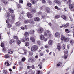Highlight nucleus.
<instances>
[{
    "instance_id": "nucleus-29",
    "label": "nucleus",
    "mask_w": 74,
    "mask_h": 74,
    "mask_svg": "<svg viewBox=\"0 0 74 74\" xmlns=\"http://www.w3.org/2000/svg\"><path fill=\"white\" fill-rule=\"evenodd\" d=\"M9 11L10 12V13H11V14L14 12V10L12 9L11 8H9Z\"/></svg>"
},
{
    "instance_id": "nucleus-13",
    "label": "nucleus",
    "mask_w": 74,
    "mask_h": 74,
    "mask_svg": "<svg viewBox=\"0 0 74 74\" xmlns=\"http://www.w3.org/2000/svg\"><path fill=\"white\" fill-rule=\"evenodd\" d=\"M30 39L31 41H32V42H35V39H34V38L33 37H31L30 38Z\"/></svg>"
},
{
    "instance_id": "nucleus-34",
    "label": "nucleus",
    "mask_w": 74,
    "mask_h": 74,
    "mask_svg": "<svg viewBox=\"0 0 74 74\" xmlns=\"http://www.w3.org/2000/svg\"><path fill=\"white\" fill-rule=\"evenodd\" d=\"M65 47H66L65 45H64V44L62 46V49H65Z\"/></svg>"
},
{
    "instance_id": "nucleus-62",
    "label": "nucleus",
    "mask_w": 74,
    "mask_h": 74,
    "mask_svg": "<svg viewBox=\"0 0 74 74\" xmlns=\"http://www.w3.org/2000/svg\"><path fill=\"white\" fill-rule=\"evenodd\" d=\"M21 29H22V30H25V28H24V27H21Z\"/></svg>"
},
{
    "instance_id": "nucleus-9",
    "label": "nucleus",
    "mask_w": 74,
    "mask_h": 74,
    "mask_svg": "<svg viewBox=\"0 0 74 74\" xmlns=\"http://www.w3.org/2000/svg\"><path fill=\"white\" fill-rule=\"evenodd\" d=\"M55 36L56 37H60V33L58 32H56L55 34Z\"/></svg>"
},
{
    "instance_id": "nucleus-38",
    "label": "nucleus",
    "mask_w": 74,
    "mask_h": 74,
    "mask_svg": "<svg viewBox=\"0 0 74 74\" xmlns=\"http://www.w3.org/2000/svg\"><path fill=\"white\" fill-rule=\"evenodd\" d=\"M31 1L32 4H35L36 3V0H31Z\"/></svg>"
},
{
    "instance_id": "nucleus-1",
    "label": "nucleus",
    "mask_w": 74,
    "mask_h": 74,
    "mask_svg": "<svg viewBox=\"0 0 74 74\" xmlns=\"http://www.w3.org/2000/svg\"><path fill=\"white\" fill-rule=\"evenodd\" d=\"M38 49V47L37 45H34L32 46L31 47V50L32 52H34L37 51Z\"/></svg>"
},
{
    "instance_id": "nucleus-49",
    "label": "nucleus",
    "mask_w": 74,
    "mask_h": 74,
    "mask_svg": "<svg viewBox=\"0 0 74 74\" xmlns=\"http://www.w3.org/2000/svg\"><path fill=\"white\" fill-rule=\"evenodd\" d=\"M37 43L38 44H39L40 45L41 44V42L40 40L38 41Z\"/></svg>"
},
{
    "instance_id": "nucleus-43",
    "label": "nucleus",
    "mask_w": 74,
    "mask_h": 74,
    "mask_svg": "<svg viewBox=\"0 0 74 74\" xmlns=\"http://www.w3.org/2000/svg\"><path fill=\"white\" fill-rule=\"evenodd\" d=\"M42 3H43V4H45L46 1H45V0H42Z\"/></svg>"
},
{
    "instance_id": "nucleus-12",
    "label": "nucleus",
    "mask_w": 74,
    "mask_h": 74,
    "mask_svg": "<svg viewBox=\"0 0 74 74\" xmlns=\"http://www.w3.org/2000/svg\"><path fill=\"white\" fill-rule=\"evenodd\" d=\"M61 18L64 19V20H66L67 19V17L64 15H62L61 16Z\"/></svg>"
},
{
    "instance_id": "nucleus-6",
    "label": "nucleus",
    "mask_w": 74,
    "mask_h": 74,
    "mask_svg": "<svg viewBox=\"0 0 74 74\" xmlns=\"http://www.w3.org/2000/svg\"><path fill=\"white\" fill-rule=\"evenodd\" d=\"M61 38L62 41L64 40V41H66L67 40V38H65V37L63 35H61Z\"/></svg>"
},
{
    "instance_id": "nucleus-55",
    "label": "nucleus",
    "mask_w": 74,
    "mask_h": 74,
    "mask_svg": "<svg viewBox=\"0 0 74 74\" xmlns=\"http://www.w3.org/2000/svg\"><path fill=\"white\" fill-rule=\"evenodd\" d=\"M60 66V64H59V63L57 64V67H59V66Z\"/></svg>"
},
{
    "instance_id": "nucleus-37",
    "label": "nucleus",
    "mask_w": 74,
    "mask_h": 74,
    "mask_svg": "<svg viewBox=\"0 0 74 74\" xmlns=\"http://www.w3.org/2000/svg\"><path fill=\"white\" fill-rule=\"evenodd\" d=\"M29 42H26L25 44V46L27 47V46H29Z\"/></svg>"
},
{
    "instance_id": "nucleus-17",
    "label": "nucleus",
    "mask_w": 74,
    "mask_h": 74,
    "mask_svg": "<svg viewBox=\"0 0 74 74\" xmlns=\"http://www.w3.org/2000/svg\"><path fill=\"white\" fill-rule=\"evenodd\" d=\"M27 16L29 18H31L32 17V15L30 13H28L27 14Z\"/></svg>"
},
{
    "instance_id": "nucleus-40",
    "label": "nucleus",
    "mask_w": 74,
    "mask_h": 74,
    "mask_svg": "<svg viewBox=\"0 0 74 74\" xmlns=\"http://www.w3.org/2000/svg\"><path fill=\"white\" fill-rule=\"evenodd\" d=\"M11 27V25L10 24H8L7 26V27L8 28H9V29H10V27Z\"/></svg>"
},
{
    "instance_id": "nucleus-15",
    "label": "nucleus",
    "mask_w": 74,
    "mask_h": 74,
    "mask_svg": "<svg viewBox=\"0 0 74 74\" xmlns=\"http://www.w3.org/2000/svg\"><path fill=\"white\" fill-rule=\"evenodd\" d=\"M69 8L71 10L73 9V8H74V6H73V5L72 4H69Z\"/></svg>"
},
{
    "instance_id": "nucleus-2",
    "label": "nucleus",
    "mask_w": 74,
    "mask_h": 74,
    "mask_svg": "<svg viewBox=\"0 0 74 74\" xmlns=\"http://www.w3.org/2000/svg\"><path fill=\"white\" fill-rule=\"evenodd\" d=\"M25 41H29V38L26 37L25 38H23L21 40V41L23 42H25Z\"/></svg>"
},
{
    "instance_id": "nucleus-41",
    "label": "nucleus",
    "mask_w": 74,
    "mask_h": 74,
    "mask_svg": "<svg viewBox=\"0 0 74 74\" xmlns=\"http://www.w3.org/2000/svg\"><path fill=\"white\" fill-rule=\"evenodd\" d=\"M25 60H26V58H23L22 60V62H25Z\"/></svg>"
},
{
    "instance_id": "nucleus-23",
    "label": "nucleus",
    "mask_w": 74,
    "mask_h": 74,
    "mask_svg": "<svg viewBox=\"0 0 74 74\" xmlns=\"http://www.w3.org/2000/svg\"><path fill=\"white\" fill-rule=\"evenodd\" d=\"M29 22L30 24H34V21L32 19L29 20Z\"/></svg>"
},
{
    "instance_id": "nucleus-64",
    "label": "nucleus",
    "mask_w": 74,
    "mask_h": 74,
    "mask_svg": "<svg viewBox=\"0 0 74 74\" xmlns=\"http://www.w3.org/2000/svg\"><path fill=\"white\" fill-rule=\"evenodd\" d=\"M64 27V25H63L62 26H60V28H62L63 27Z\"/></svg>"
},
{
    "instance_id": "nucleus-22",
    "label": "nucleus",
    "mask_w": 74,
    "mask_h": 74,
    "mask_svg": "<svg viewBox=\"0 0 74 74\" xmlns=\"http://www.w3.org/2000/svg\"><path fill=\"white\" fill-rule=\"evenodd\" d=\"M53 41L52 40H50L48 42V44L49 45H51L52 44V42Z\"/></svg>"
},
{
    "instance_id": "nucleus-63",
    "label": "nucleus",
    "mask_w": 74,
    "mask_h": 74,
    "mask_svg": "<svg viewBox=\"0 0 74 74\" xmlns=\"http://www.w3.org/2000/svg\"><path fill=\"white\" fill-rule=\"evenodd\" d=\"M25 29H26V30H27V26L26 25L25 26Z\"/></svg>"
},
{
    "instance_id": "nucleus-51",
    "label": "nucleus",
    "mask_w": 74,
    "mask_h": 74,
    "mask_svg": "<svg viewBox=\"0 0 74 74\" xmlns=\"http://www.w3.org/2000/svg\"><path fill=\"white\" fill-rule=\"evenodd\" d=\"M71 28H74V25L73 24H72L71 25Z\"/></svg>"
},
{
    "instance_id": "nucleus-31",
    "label": "nucleus",
    "mask_w": 74,
    "mask_h": 74,
    "mask_svg": "<svg viewBox=\"0 0 74 74\" xmlns=\"http://www.w3.org/2000/svg\"><path fill=\"white\" fill-rule=\"evenodd\" d=\"M69 42L71 44H73L74 41H73V39H71L69 40Z\"/></svg>"
},
{
    "instance_id": "nucleus-19",
    "label": "nucleus",
    "mask_w": 74,
    "mask_h": 74,
    "mask_svg": "<svg viewBox=\"0 0 74 74\" xmlns=\"http://www.w3.org/2000/svg\"><path fill=\"white\" fill-rule=\"evenodd\" d=\"M45 10L46 11L47 13H49L51 11H50V9L49 8H47L45 9Z\"/></svg>"
},
{
    "instance_id": "nucleus-18",
    "label": "nucleus",
    "mask_w": 74,
    "mask_h": 74,
    "mask_svg": "<svg viewBox=\"0 0 74 74\" xmlns=\"http://www.w3.org/2000/svg\"><path fill=\"white\" fill-rule=\"evenodd\" d=\"M16 42L17 44H18V45H19V44L21 43V41L19 39H17L16 40Z\"/></svg>"
},
{
    "instance_id": "nucleus-61",
    "label": "nucleus",
    "mask_w": 74,
    "mask_h": 74,
    "mask_svg": "<svg viewBox=\"0 0 74 74\" xmlns=\"http://www.w3.org/2000/svg\"><path fill=\"white\" fill-rule=\"evenodd\" d=\"M28 69H30L31 68V66H28L27 67Z\"/></svg>"
},
{
    "instance_id": "nucleus-32",
    "label": "nucleus",
    "mask_w": 74,
    "mask_h": 74,
    "mask_svg": "<svg viewBox=\"0 0 74 74\" xmlns=\"http://www.w3.org/2000/svg\"><path fill=\"white\" fill-rule=\"evenodd\" d=\"M60 17V15H57L55 16V19H58V18H59Z\"/></svg>"
},
{
    "instance_id": "nucleus-20",
    "label": "nucleus",
    "mask_w": 74,
    "mask_h": 74,
    "mask_svg": "<svg viewBox=\"0 0 74 74\" xmlns=\"http://www.w3.org/2000/svg\"><path fill=\"white\" fill-rule=\"evenodd\" d=\"M54 8H55V9H56L57 10H58L59 11H61L62 10V9L58 7L57 6H55Z\"/></svg>"
},
{
    "instance_id": "nucleus-56",
    "label": "nucleus",
    "mask_w": 74,
    "mask_h": 74,
    "mask_svg": "<svg viewBox=\"0 0 74 74\" xmlns=\"http://www.w3.org/2000/svg\"><path fill=\"white\" fill-rule=\"evenodd\" d=\"M31 68H32V69H34V66L33 65H32L31 66Z\"/></svg>"
},
{
    "instance_id": "nucleus-39",
    "label": "nucleus",
    "mask_w": 74,
    "mask_h": 74,
    "mask_svg": "<svg viewBox=\"0 0 74 74\" xmlns=\"http://www.w3.org/2000/svg\"><path fill=\"white\" fill-rule=\"evenodd\" d=\"M27 5V6H28V7H30L32 6V4H31L30 3H28Z\"/></svg>"
},
{
    "instance_id": "nucleus-27",
    "label": "nucleus",
    "mask_w": 74,
    "mask_h": 74,
    "mask_svg": "<svg viewBox=\"0 0 74 74\" xmlns=\"http://www.w3.org/2000/svg\"><path fill=\"white\" fill-rule=\"evenodd\" d=\"M34 20L35 21H40V18L38 17H36L34 18Z\"/></svg>"
},
{
    "instance_id": "nucleus-10",
    "label": "nucleus",
    "mask_w": 74,
    "mask_h": 74,
    "mask_svg": "<svg viewBox=\"0 0 74 74\" xmlns=\"http://www.w3.org/2000/svg\"><path fill=\"white\" fill-rule=\"evenodd\" d=\"M57 49L59 51H60V49H62L61 45H57Z\"/></svg>"
},
{
    "instance_id": "nucleus-30",
    "label": "nucleus",
    "mask_w": 74,
    "mask_h": 74,
    "mask_svg": "<svg viewBox=\"0 0 74 74\" xmlns=\"http://www.w3.org/2000/svg\"><path fill=\"white\" fill-rule=\"evenodd\" d=\"M69 26V23H67L66 25H64V27H65L66 28L68 26Z\"/></svg>"
},
{
    "instance_id": "nucleus-45",
    "label": "nucleus",
    "mask_w": 74,
    "mask_h": 74,
    "mask_svg": "<svg viewBox=\"0 0 74 74\" xmlns=\"http://www.w3.org/2000/svg\"><path fill=\"white\" fill-rule=\"evenodd\" d=\"M5 64L6 66H9L10 64L8 63V62H5Z\"/></svg>"
},
{
    "instance_id": "nucleus-47",
    "label": "nucleus",
    "mask_w": 74,
    "mask_h": 74,
    "mask_svg": "<svg viewBox=\"0 0 74 74\" xmlns=\"http://www.w3.org/2000/svg\"><path fill=\"white\" fill-rule=\"evenodd\" d=\"M14 39H16V40L17 39H18V37L17 36H14Z\"/></svg>"
},
{
    "instance_id": "nucleus-16",
    "label": "nucleus",
    "mask_w": 74,
    "mask_h": 74,
    "mask_svg": "<svg viewBox=\"0 0 74 74\" xmlns=\"http://www.w3.org/2000/svg\"><path fill=\"white\" fill-rule=\"evenodd\" d=\"M13 42H15V40H10L9 41V43H10V44H12Z\"/></svg>"
},
{
    "instance_id": "nucleus-3",
    "label": "nucleus",
    "mask_w": 74,
    "mask_h": 74,
    "mask_svg": "<svg viewBox=\"0 0 74 74\" xmlns=\"http://www.w3.org/2000/svg\"><path fill=\"white\" fill-rule=\"evenodd\" d=\"M54 3H58V4L60 5H61V4H62V1L60 0H54L53 1Z\"/></svg>"
},
{
    "instance_id": "nucleus-50",
    "label": "nucleus",
    "mask_w": 74,
    "mask_h": 74,
    "mask_svg": "<svg viewBox=\"0 0 74 74\" xmlns=\"http://www.w3.org/2000/svg\"><path fill=\"white\" fill-rule=\"evenodd\" d=\"M2 50H3V52H5V51H6V49H5V48L3 47V49Z\"/></svg>"
},
{
    "instance_id": "nucleus-42",
    "label": "nucleus",
    "mask_w": 74,
    "mask_h": 74,
    "mask_svg": "<svg viewBox=\"0 0 74 74\" xmlns=\"http://www.w3.org/2000/svg\"><path fill=\"white\" fill-rule=\"evenodd\" d=\"M3 72L4 74H7V71H6V70H3Z\"/></svg>"
},
{
    "instance_id": "nucleus-35",
    "label": "nucleus",
    "mask_w": 74,
    "mask_h": 74,
    "mask_svg": "<svg viewBox=\"0 0 74 74\" xmlns=\"http://www.w3.org/2000/svg\"><path fill=\"white\" fill-rule=\"evenodd\" d=\"M10 17V14L9 12H8L7 13V15L6 16V17H7L8 18H9Z\"/></svg>"
},
{
    "instance_id": "nucleus-58",
    "label": "nucleus",
    "mask_w": 74,
    "mask_h": 74,
    "mask_svg": "<svg viewBox=\"0 0 74 74\" xmlns=\"http://www.w3.org/2000/svg\"><path fill=\"white\" fill-rule=\"evenodd\" d=\"M19 64L21 66H22V62H20L19 63Z\"/></svg>"
},
{
    "instance_id": "nucleus-54",
    "label": "nucleus",
    "mask_w": 74,
    "mask_h": 74,
    "mask_svg": "<svg viewBox=\"0 0 74 74\" xmlns=\"http://www.w3.org/2000/svg\"><path fill=\"white\" fill-rule=\"evenodd\" d=\"M20 3H23V1L22 0H19Z\"/></svg>"
},
{
    "instance_id": "nucleus-24",
    "label": "nucleus",
    "mask_w": 74,
    "mask_h": 74,
    "mask_svg": "<svg viewBox=\"0 0 74 74\" xmlns=\"http://www.w3.org/2000/svg\"><path fill=\"white\" fill-rule=\"evenodd\" d=\"M21 25V22H17L16 23L15 25L17 26H19Z\"/></svg>"
},
{
    "instance_id": "nucleus-57",
    "label": "nucleus",
    "mask_w": 74,
    "mask_h": 74,
    "mask_svg": "<svg viewBox=\"0 0 74 74\" xmlns=\"http://www.w3.org/2000/svg\"><path fill=\"white\" fill-rule=\"evenodd\" d=\"M70 45H67V48H70Z\"/></svg>"
},
{
    "instance_id": "nucleus-11",
    "label": "nucleus",
    "mask_w": 74,
    "mask_h": 74,
    "mask_svg": "<svg viewBox=\"0 0 74 74\" xmlns=\"http://www.w3.org/2000/svg\"><path fill=\"white\" fill-rule=\"evenodd\" d=\"M25 37H27L29 36V32H25V34H24Z\"/></svg>"
},
{
    "instance_id": "nucleus-4",
    "label": "nucleus",
    "mask_w": 74,
    "mask_h": 74,
    "mask_svg": "<svg viewBox=\"0 0 74 74\" xmlns=\"http://www.w3.org/2000/svg\"><path fill=\"white\" fill-rule=\"evenodd\" d=\"M37 31L39 33H42L44 32V29L40 27L38 30L37 29Z\"/></svg>"
},
{
    "instance_id": "nucleus-44",
    "label": "nucleus",
    "mask_w": 74,
    "mask_h": 74,
    "mask_svg": "<svg viewBox=\"0 0 74 74\" xmlns=\"http://www.w3.org/2000/svg\"><path fill=\"white\" fill-rule=\"evenodd\" d=\"M1 46L2 47V48H4V43H2L1 44Z\"/></svg>"
},
{
    "instance_id": "nucleus-46",
    "label": "nucleus",
    "mask_w": 74,
    "mask_h": 74,
    "mask_svg": "<svg viewBox=\"0 0 74 74\" xmlns=\"http://www.w3.org/2000/svg\"><path fill=\"white\" fill-rule=\"evenodd\" d=\"M47 3L49 5H51V4H52V2H51V1H48Z\"/></svg>"
},
{
    "instance_id": "nucleus-48",
    "label": "nucleus",
    "mask_w": 74,
    "mask_h": 74,
    "mask_svg": "<svg viewBox=\"0 0 74 74\" xmlns=\"http://www.w3.org/2000/svg\"><path fill=\"white\" fill-rule=\"evenodd\" d=\"M67 4H71V1H67Z\"/></svg>"
},
{
    "instance_id": "nucleus-52",
    "label": "nucleus",
    "mask_w": 74,
    "mask_h": 74,
    "mask_svg": "<svg viewBox=\"0 0 74 74\" xmlns=\"http://www.w3.org/2000/svg\"><path fill=\"white\" fill-rule=\"evenodd\" d=\"M29 54L30 55H33V52L29 51Z\"/></svg>"
},
{
    "instance_id": "nucleus-59",
    "label": "nucleus",
    "mask_w": 74,
    "mask_h": 74,
    "mask_svg": "<svg viewBox=\"0 0 74 74\" xmlns=\"http://www.w3.org/2000/svg\"><path fill=\"white\" fill-rule=\"evenodd\" d=\"M64 56L65 59H67V56L66 55H64Z\"/></svg>"
},
{
    "instance_id": "nucleus-7",
    "label": "nucleus",
    "mask_w": 74,
    "mask_h": 74,
    "mask_svg": "<svg viewBox=\"0 0 74 74\" xmlns=\"http://www.w3.org/2000/svg\"><path fill=\"white\" fill-rule=\"evenodd\" d=\"M1 1L5 5H7L8 4V1L7 0H1Z\"/></svg>"
},
{
    "instance_id": "nucleus-60",
    "label": "nucleus",
    "mask_w": 74,
    "mask_h": 74,
    "mask_svg": "<svg viewBox=\"0 0 74 74\" xmlns=\"http://www.w3.org/2000/svg\"><path fill=\"white\" fill-rule=\"evenodd\" d=\"M45 47L46 48H48V45H45Z\"/></svg>"
},
{
    "instance_id": "nucleus-21",
    "label": "nucleus",
    "mask_w": 74,
    "mask_h": 74,
    "mask_svg": "<svg viewBox=\"0 0 74 74\" xmlns=\"http://www.w3.org/2000/svg\"><path fill=\"white\" fill-rule=\"evenodd\" d=\"M8 52L9 54H12V53H13V51H11V50L10 49L8 50Z\"/></svg>"
},
{
    "instance_id": "nucleus-5",
    "label": "nucleus",
    "mask_w": 74,
    "mask_h": 74,
    "mask_svg": "<svg viewBox=\"0 0 74 74\" xmlns=\"http://www.w3.org/2000/svg\"><path fill=\"white\" fill-rule=\"evenodd\" d=\"M44 35L46 37L47 36L49 38H50L51 37V36H52V35L51 34H49L48 35L47 34L46 32H45L44 33Z\"/></svg>"
},
{
    "instance_id": "nucleus-36",
    "label": "nucleus",
    "mask_w": 74,
    "mask_h": 74,
    "mask_svg": "<svg viewBox=\"0 0 74 74\" xmlns=\"http://www.w3.org/2000/svg\"><path fill=\"white\" fill-rule=\"evenodd\" d=\"M5 58H8L10 57V56L8 54H6L5 55Z\"/></svg>"
},
{
    "instance_id": "nucleus-8",
    "label": "nucleus",
    "mask_w": 74,
    "mask_h": 74,
    "mask_svg": "<svg viewBox=\"0 0 74 74\" xmlns=\"http://www.w3.org/2000/svg\"><path fill=\"white\" fill-rule=\"evenodd\" d=\"M30 11L31 12V13L34 14V13H35V12H36V9H31L30 10Z\"/></svg>"
},
{
    "instance_id": "nucleus-25",
    "label": "nucleus",
    "mask_w": 74,
    "mask_h": 74,
    "mask_svg": "<svg viewBox=\"0 0 74 74\" xmlns=\"http://www.w3.org/2000/svg\"><path fill=\"white\" fill-rule=\"evenodd\" d=\"M65 32L66 33H70V31L68 29H66L65 30Z\"/></svg>"
},
{
    "instance_id": "nucleus-26",
    "label": "nucleus",
    "mask_w": 74,
    "mask_h": 74,
    "mask_svg": "<svg viewBox=\"0 0 74 74\" xmlns=\"http://www.w3.org/2000/svg\"><path fill=\"white\" fill-rule=\"evenodd\" d=\"M11 17L12 18V20H13V21H15V15L14 14L12 15V16Z\"/></svg>"
},
{
    "instance_id": "nucleus-14",
    "label": "nucleus",
    "mask_w": 74,
    "mask_h": 74,
    "mask_svg": "<svg viewBox=\"0 0 74 74\" xmlns=\"http://www.w3.org/2000/svg\"><path fill=\"white\" fill-rule=\"evenodd\" d=\"M40 40H43L44 39V36L43 35L41 34L40 35Z\"/></svg>"
},
{
    "instance_id": "nucleus-28",
    "label": "nucleus",
    "mask_w": 74,
    "mask_h": 74,
    "mask_svg": "<svg viewBox=\"0 0 74 74\" xmlns=\"http://www.w3.org/2000/svg\"><path fill=\"white\" fill-rule=\"evenodd\" d=\"M34 33H35V31L32 30H30L29 33L30 34H33Z\"/></svg>"
},
{
    "instance_id": "nucleus-53",
    "label": "nucleus",
    "mask_w": 74,
    "mask_h": 74,
    "mask_svg": "<svg viewBox=\"0 0 74 74\" xmlns=\"http://www.w3.org/2000/svg\"><path fill=\"white\" fill-rule=\"evenodd\" d=\"M10 21V19L9 18H8L7 20H6V22L7 23H8L9 22V21Z\"/></svg>"
},
{
    "instance_id": "nucleus-33",
    "label": "nucleus",
    "mask_w": 74,
    "mask_h": 74,
    "mask_svg": "<svg viewBox=\"0 0 74 74\" xmlns=\"http://www.w3.org/2000/svg\"><path fill=\"white\" fill-rule=\"evenodd\" d=\"M29 20H25L24 21V23H29Z\"/></svg>"
}]
</instances>
